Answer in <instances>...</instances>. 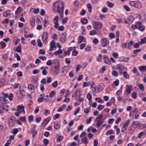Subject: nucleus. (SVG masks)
Here are the masks:
<instances>
[{
    "instance_id": "nucleus-1",
    "label": "nucleus",
    "mask_w": 146,
    "mask_h": 146,
    "mask_svg": "<svg viewBox=\"0 0 146 146\" xmlns=\"http://www.w3.org/2000/svg\"><path fill=\"white\" fill-rule=\"evenodd\" d=\"M64 3L61 1H57L53 4V11L58 12L62 17L64 9Z\"/></svg>"
},
{
    "instance_id": "nucleus-2",
    "label": "nucleus",
    "mask_w": 146,
    "mask_h": 146,
    "mask_svg": "<svg viewBox=\"0 0 146 146\" xmlns=\"http://www.w3.org/2000/svg\"><path fill=\"white\" fill-rule=\"evenodd\" d=\"M130 5L132 6H134L137 8H139L141 6V4L138 1H131L129 2Z\"/></svg>"
},
{
    "instance_id": "nucleus-3",
    "label": "nucleus",
    "mask_w": 146,
    "mask_h": 146,
    "mask_svg": "<svg viewBox=\"0 0 146 146\" xmlns=\"http://www.w3.org/2000/svg\"><path fill=\"white\" fill-rule=\"evenodd\" d=\"M93 28L94 29L97 30L100 29L102 26V24L100 22H96L94 21L93 23Z\"/></svg>"
},
{
    "instance_id": "nucleus-4",
    "label": "nucleus",
    "mask_w": 146,
    "mask_h": 146,
    "mask_svg": "<svg viewBox=\"0 0 146 146\" xmlns=\"http://www.w3.org/2000/svg\"><path fill=\"white\" fill-rule=\"evenodd\" d=\"M69 66H64L62 69V70L61 72V74L62 76H65L67 72L69 71Z\"/></svg>"
},
{
    "instance_id": "nucleus-5",
    "label": "nucleus",
    "mask_w": 146,
    "mask_h": 146,
    "mask_svg": "<svg viewBox=\"0 0 146 146\" xmlns=\"http://www.w3.org/2000/svg\"><path fill=\"white\" fill-rule=\"evenodd\" d=\"M50 48L49 49L50 51H52L55 50L56 48L55 42L54 40H52L50 43Z\"/></svg>"
},
{
    "instance_id": "nucleus-6",
    "label": "nucleus",
    "mask_w": 146,
    "mask_h": 146,
    "mask_svg": "<svg viewBox=\"0 0 146 146\" xmlns=\"http://www.w3.org/2000/svg\"><path fill=\"white\" fill-rule=\"evenodd\" d=\"M48 33L46 32L43 33L42 35V41L43 42L46 43L48 39Z\"/></svg>"
},
{
    "instance_id": "nucleus-7",
    "label": "nucleus",
    "mask_w": 146,
    "mask_h": 146,
    "mask_svg": "<svg viewBox=\"0 0 146 146\" xmlns=\"http://www.w3.org/2000/svg\"><path fill=\"white\" fill-rule=\"evenodd\" d=\"M52 70L54 73V74L55 76L57 75L58 74L59 72L58 66H53L52 68Z\"/></svg>"
},
{
    "instance_id": "nucleus-8",
    "label": "nucleus",
    "mask_w": 146,
    "mask_h": 146,
    "mask_svg": "<svg viewBox=\"0 0 146 146\" xmlns=\"http://www.w3.org/2000/svg\"><path fill=\"white\" fill-rule=\"evenodd\" d=\"M101 46L103 47H105L106 46L107 44L108 43V44H109V41L107 40L106 38H102L101 41Z\"/></svg>"
},
{
    "instance_id": "nucleus-9",
    "label": "nucleus",
    "mask_w": 146,
    "mask_h": 146,
    "mask_svg": "<svg viewBox=\"0 0 146 146\" xmlns=\"http://www.w3.org/2000/svg\"><path fill=\"white\" fill-rule=\"evenodd\" d=\"M59 17L58 16H56L55 18L54 19V27L56 28H57L59 25L58 21H59Z\"/></svg>"
},
{
    "instance_id": "nucleus-10",
    "label": "nucleus",
    "mask_w": 146,
    "mask_h": 146,
    "mask_svg": "<svg viewBox=\"0 0 146 146\" xmlns=\"http://www.w3.org/2000/svg\"><path fill=\"white\" fill-rule=\"evenodd\" d=\"M16 110L17 111H19L20 113H21L22 112H23L24 113H25L24 110V107L23 106H21L20 105L17 106Z\"/></svg>"
},
{
    "instance_id": "nucleus-11",
    "label": "nucleus",
    "mask_w": 146,
    "mask_h": 146,
    "mask_svg": "<svg viewBox=\"0 0 146 146\" xmlns=\"http://www.w3.org/2000/svg\"><path fill=\"white\" fill-rule=\"evenodd\" d=\"M15 117H12L9 118V125L11 127L13 126L15 124Z\"/></svg>"
},
{
    "instance_id": "nucleus-12",
    "label": "nucleus",
    "mask_w": 146,
    "mask_h": 146,
    "mask_svg": "<svg viewBox=\"0 0 146 146\" xmlns=\"http://www.w3.org/2000/svg\"><path fill=\"white\" fill-rule=\"evenodd\" d=\"M66 35L65 33H62L60 36V42L64 43L66 40Z\"/></svg>"
},
{
    "instance_id": "nucleus-13",
    "label": "nucleus",
    "mask_w": 146,
    "mask_h": 146,
    "mask_svg": "<svg viewBox=\"0 0 146 146\" xmlns=\"http://www.w3.org/2000/svg\"><path fill=\"white\" fill-rule=\"evenodd\" d=\"M138 112V109L135 108V109L134 110L131 111L129 113V116L131 117V116H134L135 115H136L137 113Z\"/></svg>"
},
{
    "instance_id": "nucleus-14",
    "label": "nucleus",
    "mask_w": 146,
    "mask_h": 146,
    "mask_svg": "<svg viewBox=\"0 0 146 146\" xmlns=\"http://www.w3.org/2000/svg\"><path fill=\"white\" fill-rule=\"evenodd\" d=\"M54 127L56 130H58L60 127V123L59 122H56L54 123Z\"/></svg>"
},
{
    "instance_id": "nucleus-15",
    "label": "nucleus",
    "mask_w": 146,
    "mask_h": 146,
    "mask_svg": "<svg viewBox=\"0 0 146 146\" xmlns=\"http://www.w3.org/2000/svg\"><path fill=\"white\" fill-rule=\"evenodd\" d=\"M133 43L134 42L132 41H130L129 43H126L124 44L125 47L126 48H129V47L133 45Z\"/></svg>"
},
{
    "instance_id": "nucleus-16",
    "label": "nucleus",
    "mask_w": 146,
    "mask_h": 146,
    "mask_svg": "<svg viewBox=\"0 0 146 146\" xmlns=\"http://www.w3.org/2000/svg\"><path fill=\"white\" fill-rule=\"evenodd\" d=\"M127 71H124L122 73V75H123V77L126 79L129 78V75L127 72Z\"/></svg>"
},
{
    "instance_id": "nucleus-17",
    "label": "nucleus",
    "mask_w": 146,
    "mask_h": 146,
    "mask_svg": "<svg viewBox=\"0 0 146 146\" xmlns=\"http://www.w3.org/2000/svg\"><path fill=\"white\" fill-rule=\"evenodd\" d=\"M127 69L126 67L124 66H121V70L119 71V73L120 75H122V73L124 71H127Z\"/></svg>"
},
{
    "instance_id": "nucleus-18",
    "label": "nucleus",
    "mask_w": 146,
    "mask_h": 146,
    "mask_svg": "<svg viewBox=\"0 0 146 146\" xmlns=\"http://www.w3.org/2000/svg\"><path fill=\"white\" fill-rule=\"evenodd\" d=\"M127 89L126 90V91L129 94L131 93V88L132 87V86L130 85H127Z\"/></svg>"
},
{
    "instance_id": "nucleus-19",
    "label": "nucleus",
    "mask_w": 146,
    "mask_h": 146,
    "mask_svg": "<svg viewBox=\"0 0 146 146\" xmlns=\"http://www.w3.org/2000/svg\"><path fill=\"white\" fill-rule=\"evenodd\" d=\"M40 97L38 99V101L39 102H41L43 101L44 95V94H42L40 95Z\"/></svg>"
},
{
    "instance_id": "nucleus-20",
    "label": "nucleus",
    "mask_w": 146,
    "mask_h": 146,
    "mask_svg": "<svg viewBox=\"0 0 146 146\" xmlns=\"http://www.w3.org/2000/svg\"><path fill=\"white\" fill-rule=\"evenodd\" d=\"M91 87L92 88V91L93 92V94L94 95V93H96V89L95 85L94 83L92 84L91 86Z\"/></svg>"
},
{
    "instance_id": "nucleus-21",
    "label": "nucleus",
    "mask_w": 146,
    "mask_h": 146,
    "mask_svg": "<svg viewBox=\"0 0 146 146\" xmlns=\"http://www.w3.org/2000/svg\"><path fill=\"white\" fill-rule=\"evenodd\" d=\"M139 70L141 72L143 71L146 72V66H140L139 67Z\"/></svg>"
},
{
    "instance_id": "nucleus-22",
    "label": "nucleus",
    "mask_w": 146,
    "mask_h": 146,
    "mask_svg": "<svg viewBox=\"0 0 146 146\" xmlns=\"http://www.w3.org/2000/svg\"><path fill=\"white\" fill-rule=\"evenodd\" d=\"M28 89L31 92H33L34 91V87L32 84H30L28 85Z\"/></svg>"
},
{
    "instance_id": "nucleus-23",
    "label": "nucleus",
    "mask_w": 146,
    "mask_h": 146,
    "mask_svg": "<svg viewBox=\"0 0 146 146\" xmlns=\"http://www.w3.org/2000/svg\"><path fill=\"white\" fill-rule=\"evenodd\" d=\"M10 15V11L8 10L5 11L3 14V16L5 17H7Z\"/></svg>"
},
{
    "instance_id": "nucleus-24",
    "label": "nucleus",
    "mask_w": 146,
    "mask_h": 146,
    "mask_svg": "<svg viewBox=\"0 0 146 146\" xmlns=\"http://www.w3.org/2000/svg\"><path fill=\"white\" fill-rule=\"evenodd\" d=\"M134 19V17L133 16H131L127 18L128 21L129 23H131L133 21Z\"/></svg>"
},
{
    "instance_id": "nucleus-25",
    "label": "nucleus",
    "mask_w": 146,
    "mask_h": 146,
    "mask_svg": "<svg viewBox=\"0 0 146 146\" xmlns=\"http://www.w3.org/2000/svg\"><path fill=\"white\" fill-rule=\"evenodd\" d=\"M104 62L107 64H110V61L108 58L107 56H105L104 58Z\"/></svg>"
},
{
    "instance_id": "nucleus-26",
    "label": "nucleus",
    "mask_w": 146,
    "mask_h": 146,
    "mask_svg": "<svg viewBox=\"0 0 146 146\" xmlns=\"http://www.w3.org/2000/svg\"><path fill=\"white\" fill-rule=\"evenodd\" d=\"M141 41L138 43L140 45H141L142 44H145L146 43V37H144L143 38L141 39Z\"/></svg>"
},
{
    "instance_id": "nucleus-27",
    "label": "nucleus",
    "mask_w": 146,
    "mask_h": 146,
    "mask_svg": "<svg viewBox=\"0 0 146 146\" xmlns=\"http://www.w3.org/2000/svg\"><path fill=\"white\" fill-rule=\"evenodd\" d=\"M56 94V92L55 91H52L49 93V97L51 98H52Z\"/></svg>"
},
{
    "instance_id": "nucleus-28",
    "label": "nucleus",
    "mask_w": 146,
    "mask_h": 146,
    "mask_svg": "<svg viewBox=\"0 0 146 146\" xmlns=\"http://www.w3.org/2000/svg\"><path fill=\"white\" fill-rule=\"evenodd\" d=\"M97 34V32L96 30H93L90 31L89 33V34L90 35H94Z\"/></svg>"
},
{
    "instance_id": "nucleus-29",
    "label": "nucleus",
    "mask_w": 146,
    "mask_h": 146,
    "mask_svg": "<svg viewBox=\"0 0 146 146\" xmlns=\"http://www.w3.org/2000/svg\"><path fill=\"white\" fill-rule=\"evenodd\" d=\"M135 28L136 29H139V28L141 26V25L140 22H136L135 24Z\"/></svg>"
},
{
    "instance_id": "nucleus-30",
    "label": "nucleus",
    "mask_w": 146,
    "mask_h": 146,
    "mask_svg": "<svg viewBox=\"0 0 146 146\" xmlns=\"http://www.w3.org/2000/svg\"><path fill=\"white\" fill-rule=\"evenodd\" d=\"M30 23L32 26L34 27L35 26V20L34 18H31V19Z\"/></svg>"
},
{
    "instance_id": "nucleus-31",
    "label": "nucleus",
    "mask_w": 146,
    "mask_h": 146,
    "mask_svg": "<svg viewBox=\"0 0 146 146\" xmlns=\"http://www.w3.org/2000/svg\"><path fill=\"white\" fill-rule=\"evenodd\" d=\"M88 20L85 18L82 19L81 20V23L84 25L87 24L88 23Z\"/></svg>"
},
{
    "instance_id": "nucleus-32",
    "label": "nucleus",
    "mask_w": 146,
    "mask_h": 146,
    "mask_svg": "<svg viewBox=\"0 0 146 146\" xmlns=\"http://www.w3.org/2000/svg\"><path fill=\"white\" fill-rule=\"evenodd\" d=\"M130 122V120L128 119L127 121V122L124 123L123 125V128H126L128 125V124Z\"/></svg>"
},
{
    "instance_id": "nucleus-33",
    "label": "nucleus",
    "mask_w": 146,
    "mask_h": 146,
    "mask_svg": "<svg viewBox=\"0 0 146 146\" xmlns=\"http://www.w3.org/2000/svg\"><path fill=\"white\" fill-rule=\"evenodd\" d=\"M62 52V50L59 49L58 51H56L54 53V54L55 55H57L60 54H61Z\"/></svg>"
},
{
    "instance_id": "nucleus-34",
    "label": "nucleus",
    "mask_w": 146,
    "mask_h": 146,
    "mask_svg": "<svg viewBox=\"0 0 146 146\" xmlns=\"http://www.w3.org/2000/svg\"><path fill=\"white\" fill-rule=\"evenodd\" d=\"M112 75L115 77H117L118 76V73L115 70H113L112 72Z\"/></svg>"
},
{
    "instance_id": "nucleus-35",
    "label": "nucleus",
    "mask_w": 146,
    "mask_h": 146,
    "mask_svg": "<svg viewBox=\"0 0 146 146\" xmlns=\"http://www.w3.org/2000/svg\"><path fill=\"white\" fill-rule=\"evenodd\" d=\"M97 122L96 123V126L97 127H99L103 123V121L102 120L97 121Z\"/></svg>"
},
{
    "instance_id": "nucleus-36",
    "label": "nucleus",
    "mask_w": 146,
    "mask_h": 146,
    "mask_svg": "<svg viewBox=\"0 0 146 146\" xmlns=\"http://www.w3.org/2000/svg\"><path fill=\"white\" fill-rule=\"evenodd\" d=\"M87 5L89 12L90 13H91L92 11V7L91 4L90 3H88Z\"/></svg>"
},
{
    "instance_id": "nucleus-37",
    "label": "nucleus",
    "mask_w": 146,
    "mask_h": 146,
    "mask_svg": "<svg viewBox=\"0 0 146 146\" xmlns=\"http://www.w3.org/2000/svg\"><path fill=\"white\" fill-rule=\"evenodd\" d=\"M145 135V131L141 132H140V133H139V134L137 135V137L138 138L140 139L143 135Z\"/></svg>"
},
{
    "instance_id": "nucleus-38",
    "label": "nucleus",
    "mask_w": 146,
    "mask_h": 146,
    "mask_svg": "<svg viewBox=\"0 0 146 146\" xmlns=\"http://www.w3.org/2000/svg\"><path fill=\"white\" fill-rule=\"evenodd\" d=\"M91 84V83L89 82H84L83 85V87H85L89 86Z\"/></svg>"
},
{
    "instance_id": "nucleus-39",
    "label": "nucleus",
    "mask_w": 146,
    "mask_h": 146,
    "mask_svg": "<svg viewBox=\"0 0 146 146\" xmlns=\"http://www.w3.org/2000/svg\"><path fill=\"white\" fill-rule=\"evenodd\" d=\"M82 140L83 141L82 143H84L85 144H87L88 143V140L86 137H84Z\"/></svg>"
},
{
    "instance_id": "nucleus-40",
    "label": "nucleus",
    "mask_w": 146,
    "mask_h": 146,
    "mask_svg": "<svg viewBox=\"0 0 146 146\" xmlns=\"http://www.w3.org/2000/svg\"><path fill=\"white\" fill-rule=\"evenodd\" d=\"M64 137L63 136H58L57 139V142H59L62 141Z\"/></svg>"
},
{
    "instance_id": "nucleus-41",
    "label": "nucleus",
    "mask_w": 146,
    "mask_h": 146,
    "mask_svg": "<svg viewBox=\"0 0 146 146\" xmlns=\"http://www.w3.org/2000/svg\"><path fill=\"white\" fill-rule=\"evenodd\" d=\"M107 3L108 6L110 8L113 7L114 5V4L113 3L110 2L109 1H108L107 2Z\"/></svg>"
},
{
    "instance_id": "nucleus-42",
    "label": "nucleus",
    "mask_w": 146,
    "mask_h": 146,
    "mask_svg": "<svg viewBox=\"0 0 146 146\" xmlns=\"http://www.w3.org/2000/svg\"><path fill=\"white\" fill-rule=\"evenodd\" d=\"M88 65V63L87 62H85L83 63L81 65V67L84 68L86 67Z\"/></svg>"
},
{
    "instance_id": "nucleus-43",
    "label": "nucleus",
    "mask_w": 146,
    "mask_h": 146,
    "mask_svg": "<svg viewBox=\"0 0 146 146\" xmlns=\"http://www.w3.org/2000/svg\"><path fill=\"white\" fill-rule=\"evenodd\" d=\"M103 115H99L96 118V120H101L102 119Z\"/></svg>"
},
{
    "instance_id": "nucleus-44",
    "label": "nucleus",
    "mask_w": 146,
    "mask_h": 146,
    "mask_svg": "<svg viewBox=\"0 0 146 146\" xmlns=\"http://www.w3.org/2000/svg\"><path fill=\"white\" fill-rule=\"evenodd\" d=\"M138 87L142 91H144L145 90L144 87L143 85L141 84H139L138 85Z\"/></svg>"
},
{
    "instance_id": "nucleus-45",
    "label": "nucleus",
    "mask_w": 146,
    "mask_h": 146,
    "mask_svg": "<svg viewBox=\"0 0 146 146\" xmlns=\"http://www.w3.org/2000/svg\"><path fill=\"white\" fill-rule=\"evenodd\" d=\"M113 130L111 129L110 130L107 131L106 133V135H111L113 133Z\"/></svg>"
},
{
    "instance_id": "nucleus-46",
    "label": "nucleus",
    "mask_w": 146,
    "mask_h": 146,
    "mask_svg": "<svg viewBox=\"0 0 146 146\" xmlns=\"http://www.w3.org/2000/svg\"><path fill=\"white\" fill-rule=\"evenodd\" d=\"M68 20V18L66 17L64 19H62V23L63 24H66Z\"/></svg>"
},
{
    "instance_id": "nucleus-47",
    "label": "nucleus",
    "mask_w": 146,
    "mask_h": 146,
    "mask_svg": "<svg viewBox=\"0 0 146 146\" xmlns=\"http://www.w3.org/2000/svg\"><path fill=\"white\" fill-rule=\"evenodd\" d=\"M104 106L102 105H99L97 108V109L99 111L102 110L104 108Z\"/></svg>"
},
{
    "instance_id": "nucleus-48",
    "label": "nucleus",
    "mask_w": 146,
    "mask_h": 146,
    "mask_svg": "<svg viewBox=\"0 0 146 146\" xmlns=\"http://www.w3.org/2000/svg\"><path fill=\"white\" fill-rule=\"evenodd\" d=\"M87 98L89 101L91 102L92 96L90 93L87 94Z\"/></svg>"
},
{
    "instance_id": "nucleus-49",
    "label": "nucleus",
    "mask_w": 146,
    "mask_h": 146,
    "mask_svg": "<svg viewBox=\"0 0 146 146\" xmlns=\"http://www.w3.org/2000/svg\"><path fill=\"white\" fill-rule=\"evenodd\" d=\"M43 113L46 115L50 113V111L48 110H44L43 111Z\"/></svg>"
},
{
    "instance_id": "nucleus-50",
    "label": "nucleus",
    "mask_w": 146,
    "mask_h": 146,
    "mask_svg": "<svg viewBox=\"0 0 146 146\" xmlns=\"http://www.w3.org/2000/svg\"><path fill=\"white\" fill-rule=\"evenodd\" d=\"M33 117L32 115H30L28 117V121L29 122H31L33 120Z\"/></svg>"
},
{
    "instance_id": "nucleus-51",
    "label": "nucleus",
    "mask_w": 146,
    "mask_h": 146,
    "mask_svg": "<svg viewBox=\"0 0 146 146\" xmlns=\"http://www.w3.org/2000/svg\"><path fill=\"white\" fill-rule=\"evenodd\" d=\"M0 44L1 45V48L3 49L6 46L5 43L3 41H1L0 42Z\"/></svg>"
},
{
    "instance_id": "nucleus-52",
    "label": "nucleus",
    "mask_w": 146,
    "mask_h": 146,
    "mask_svg": "<svg viewBox=\"0 0 146 146\" xmlns=\"http://www.w3.org/2000/svg\"><path fill=\"white\" fill-rule=\"evenodd\" d=\"M48 22L47 20H45L44 21V27H46L47 26L48 24Z\"/></svg>"
},
{
    "instance_id": "nucleus-53",
    "label": "nucleus",
    "mask_w": 146,
    "mask_h": 146,
    "mask_svg": "<svg viewBox=\"0 0 146 146\" xmlns=\"http://www.w3.org/2000/svg\"><path fill=\"white\" fill-rule=\"evenodd\" d=\"M90 107H89L85 109L84 110V112L88 113H89V111L90 110Z\"/></svg>"
},
{
    "instance_id": "nucleus-54",
    "label": "nucleus",
    "mask_w": 146,
    "mask_h": 146,
    "mask_svg": "<svg viewBox=\"0 0 146 146\" xmlns=\"http://www.w3.org/2000/svg\"><path fill=\"white\" fill-rule=\"evenodd\" d=\"M2 94L3 95V96L2 98L4 100H5V98H6L8 97V95L7 94H5L4 93H2Z\"/></svg>"
},
{
    "instance_id": "nucleus-55",
    "label": "nucleus",
    "mask_w": 146,
    "mask_h": 146,
    "mask_svg": "<svg viewBox=\"0 0 146 146\" xmlns=\"http://www.w3.org/2000/svg\"><path fill=\"white\" fill-rule=\"evenodd\" d=\"M99 42V41L98 40V39L96 38H94L93 41V43L95 44H98Z\"/></svg>"
},
{
    "instance_id": "nucleus-56",
    "label": "nucleus",
    "mask_w": 146,
    "mask_h": 146,
    "mask_svg": "<svg viewBox=\"0 0 146 146\" xmlns=\"http://www.w3.org/2000/svg\"><path fill=\"white\" fill-rule=\"evenodd\" d=\"M60 114H56L55 115H54L53 118V119L54 120H55L56 119L58 118L60 116Z\"/></svg>"
},
{
    "instance_id": "nucleus-57",
    "label": "nucleus",
    "mask_w": 146,
    "mask_h": 146,
    "mask_svg": "<svg viewBox=\"0 0 146 146\" xmlns=\"http://www.w3.org/2000/svg\"><path fill=\"white\" fill-rule=\"evenodd\" d=\"M13 94L12 93H11L8 96V97L9 100L10 101H11L13 100Z\"/></svg>"
},
{
    "instance_id": "nucleus-58",
    "label": "nucleus",
    "mask_w": 146,
    "mask_h": 146,
    "mask_svg": "<svg viewBox=\"0 0 146 146\" xmlns=\"http://www.w3.org/2000/svg\"><path fill=\"white\" fill-rule=\"evenodd\" d=\"M57 85L58 82L57 81H56L55 82H54L52 84V86L54 88L56 87L57 86Z\"/></svg>"
},
{
    "instance_id": "nucleus-59",
    "label": "nucleus",
    "mask_w": 146,
    "mask_h": 146,
    "mask_svg": "<svg viewBox=\"0 0 146 146\" xmlns=\"http://www.w3.org/2000/svg\"><path fill=\"white\" fill-rule=\"evenodd\" d=\"M37 42L38 43V46L40 47H41L42 46V44L40 40L39 39H38L37 40Z\"/></svg>"
},
{
    "instance_id": "nucleus-60",
    "label": "nucleus",
    "mask_w": 146,
    "mask_h": 146,
    "mask_svg": "<svg viewBox=\"0 0 146 146\" xmlns=\"http://www.w3.org/2000/svg\"><path fill=\"white\" fill-rule=\"evenodd\" d=\"M112 55L113 57L115 58H117L118 57V54L117 53H113L112 54Z\"/></svg>"
},
{
    "instance_id": "nucleus-61",
    "label": "nucleus",
    "mask_w": 146,
    "mask_h": 146,
    "mask_svg": "<svg viewBox=\"0 0 146 146\" xmlns=\"http://www.w3.org/2000/svg\"><path fill=\"white\" fill-rule=\"evenodd\" d=\"M39 53L40 54L44 55L45 53V51L44 50L41 49L39 50Z\"/></svg>"
},
{
    "instance_id": "nucleus-62",
    "label": "nucleus",
    "mask_w": 146,
    "mask_h": 146,
    "mask_svg": "<svg viewBox=\"0 0 146 146\" xmlns=\"http://www.w3.org/2000/svg\"><path fill=\"white\" fill-rule=\"evenodd\" d=\"M11 143V140H8L4 146H9Z\"/></svg>"
},
{
    "instance_id": "nucleus-63",
    "label": "nucleus",
    "mask_w": 146,
    "mask_h": 146,
    "mask_svg": "<svg viewBox=\"0 0 146 146\" xmlns=\"http://www.w3.org/2000/svg\"><path fill=\"white\" fill-rule=\"evenodd\" d=\"M117 111V109L116 108H115L112 110L111 112V114L112 115L115 114Z\"/></svg>"
},
{
    "instance_id": "nucleus-64",
    "label": "nucleus",
    "mask_w": 146,
    "mask_h": 146,
    "mask_svg": "<svg viewBox=\"0 0 146 146\" xmlns=\"http://www.w3.org/2000/svg\"><path fill=\"white\" fill-rule=\"evenodd\" d=\"M123 8L127 11H129L130 10L129 8L127 5H124L123 6Z\"/></svg>"
}]
</instances>
